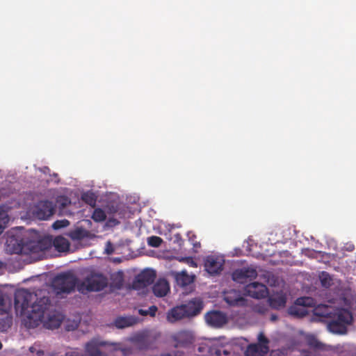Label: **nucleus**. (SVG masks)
<instances>
[{
    "label": "nucleus",
    "instance_id": "412c9836",
    "mask_svg": "<svg viewBox=\"0 0 356 356\" xmlns=\"http://www.w3.org/2000/svg\"><path fill=\"white\" fill-rule=\"evenodd\" d=\"M131 341L135 343L140 350H147L152 348V341L147 336L138 334L135 335Z\"/></svg>",
    "mask_w": 356,
    "mask_h": 356
},
{
    "label": "nucleus",
    "instance_id": "6e6552de",
    "mask_svg": "<svg viewBox=\"0 0 356 356\" xmlns=\"http://www.w3.org/2000/svg\"><path fill=\"white\" fill-rule=\"evenodd\" d=\"M106 345V341L93 338L85 344L84 353L86 356H110L101 350V348L104 347Z\"/></svg>",
    "mask_w": 356,
    "mask_h": 356
},
{
    "label": "nucleus",
    "instance_id": "a878e982",
    "mask_svg": "<svg viewBox=\"0 0 356 356\" xmlns=\"http://www.w3.org/2000/svg\"><path fill=\"white\" fill-rule=\"evenodd\" d=\"M82 200L87 204L95 207L97 202V196L92 192L88 191L84 193L81 196Z\"/></svg>",
    "mask_w": 356,
    "mask_h": 356
},
{
    "label": "nucleus",
    "instance_id": "20e7f679",
    "mask_svg": "<svg viewBox=\"0 0 356 356\" xmlns=\"http://www.w3.org/2000/svg\"><path fill=\"white\" fill-rule=\"evenodd\" d=\"M80 281L72 271H67L57 275L52 280V287L58 295L69 294L78 289Z\"/></svg>",
    "mask_w": 356,
    "mask_h": 356
},
{
    "label": "nucleus",
    "instance_id": "f257e3e1",
    "mask_svg": "<svg viewBox=\"0 0 356 356\" xmlns=\"http://www.w3.org/2000/svg\"><path fill=\"white\" fill-rule=\"evenodd\" d=\"M35 296L24 289L15 293V309L17 314L22 317V323L28 329L37 327L42 323L47 329L58 328L63 321L62 315L51 309V300L48 297L37 299L30 305Z\"/></svg>",
    "mask_w": 356,
    "mask_h": 356
},
{
    "label": "nucleus",
    "instance_id": "473e14b6",
    "mask_svg": "<svg viewBox=\"0 0 356 356\" xmlns=\"http://www.w3.org/2000/svg\"><path fill=\"white\" fill-rule=\"evenodd\" d=\"M65 356H86V355L78 348H70L65 352Z\"/></svg>",
    "mask_w": 356,
    "mask_h": 356
},
{
    "label": "nucleus",
    "instance_id": "a18cd8bd",
    "mask_svg": "<svg viewBox=\"0 0 356 356\" xmlns=\"http://www.w3.org/2000/svg\"><path fill=\"white\" fill-rule=\"evenodd\" d=\"M353 249H354V246L353 245H351L350 247H349L348 248V250H350V251H352Z\"/></svg>",
    "mask_w": 356,
    "mask_h": 356
},
{
    "label": "nucleus",
    "instance_id": "f704fd0d",
    "mask_svg": "<svg viewBox=\"0 0 356 356\" xmlns=\"http://www.w3.org/2000/svg\"><path fill=\"white\" fill-rule=\"evenodd\" d=\"M181 261H184L188 264L190 266L196 268L197 266V263L193 260L192 257H184L180 259Z\"/></svg>",
    "mask_w": 356,
    "mask_h": 356
},
{
    "label": "nucleus",
    "instance_id": "49530a36",
    "mask_svg": "<svg viewBox=\"0 0 356 356\" xmlns=\"http://www.w3.org/2000/svg\"><path fill=\"white\" fill-rule=\"evenodd\" d=\"M2 347H3V345H2L1 342L0 341V350L2 348Z\"/></svg>",
    "mask_w": 356,
    "mask_h": 356
},
{
    "label": "nucleus",
    "instance_id": "79ce46f5",
    "mask_svg": "<svg viewBox=\"0 0 356 356\" xmlns=\"http://www.w3.org/2000/svg\"><path fill=\"white\" fill-rule=\"evenodd\" d=\"M29 350H30L31 353H34V351H35V348H34L33 346H31V347H30Z\"/></svg>",
    "mask_w": 356,
    "mask_h": 356
},
{
    "label": "nucleus",
    "instance_id": "f3484780",
    "mask_svg": "<svg viewBox=\"0 0 356 356\" xmlns=\"http://www.w3.org/2000/svg\"><path fill=\"white\" fill-rule=\"evenodd\" d=\"M268 352V346L262 344H250L245 350L246 356H266Z\"/></svg>",
    "mask_w": 356,
    "mask_h": 356
},
{
    "label": "nucleus",
    "instance_id": "58836bf2",
    "mask_svg": "<svg viewBox=\"0 0 356 356\" xmlns=\"http://www.w3.org/2000/svg\"><path fill=\"white\" fill-rule=\"evenodd\" d=\"M139 314L143 316H147L149 314V311L140 309H139Z\"/></svg>",
    "mask_w": 356,
    "mask_h": 356
},
{
    "label": "nucleus",
    "instance_id": "e433bc0d",
    "mask_svg": "<svg viewBox=\"0 0 356 356\" xmlns=\"http://www.w3.org/2000/svg\"><path fill=\"white\" fill-rule=\"evenodd\" d=\"M189 237V240L192 241L193 245L195 248L200 247V243L199 242H194V238L196 237L195 234H192V236H190V233L188 234Z\"/></svg>",
    "mask_w": 356,
    "mask_h": 356
},
{
    "label": "nucleus",
    "instance_id": "aec40b11",
    "mask_svg": "<svg viewBox=\"0 0 356 356\" xmlns=\"http://www.w3.org/2000/svg\"><path fill=\"white\" fill-rule=\"evenodd\" d=\"M224 300L231 306H242L245 303V300L240 296L236 291H230L225 293Z\"/></svg>",
    "mask_w": 356,
    "mask_h": 356
},
{
    "label": "nucleus",
    "instance_id": "ddd939ff",
    "mask_svg": "<svg viewBox=\"0 0 356 356\" xmlns=\"http://www.w3.org/2000/svg\"><path fill=\"white\" fill-rule=\"evenodd\" d=\"M205 321L213 327H220L227 323V316L220 311H211L205 315Z\"/></svg>",
    "mask_w": 356,
    "mask_h": 356
},
{
    "label": "nucleus",
    "instance_id": "9d476101",
    "mask_svg": "<svg viewBox=\"0 0 356 356\" xmlns=\"http://www.w3.org/2000/svg\"><path fill=\"white\" fill-rule=\"evenodd\" d=\"M245 293L253 298L261 299L267 296L268 289L265 284L254 282L245 286Z\"/></svg>",
    "mask_w": 356,
    "mask_h": 356
},
{
    "label": "nucleus",
    "instance_id": "4be33fe9",
    "mask_svg": "<svg viewBox=\"0 0 356 356\" xmlns=\"http://www.w3.org/2000/svg\"><path fill=\"white\" fill-rule=\"evenodd\" d=\"M269 304L272 308L280 309L284 308L286 303V296L283 293H279L271 296L269 299Z\"/></svg>",
    "mask_w": 356,
    "mask_h": 356
},
{
    "label": "nucleus",
    "instance_id": "dca6fc26",
    "mask_svg": "<svg viewBox=\"0 0 356 356\" xmlns=\"http://www.w3.org/2000/svg\"><path fill=\"white\" fill-rule=\"evenodd\" d=\"M152 291L157 297H164L170 291L168 282L163 278L159 279L152 286Z\"/></svg>",
    "mask_w": 356,
    "mask_h": 356
},
{
    "label": "nucleus",
    "instance_id": "c85d7f7f",
    "mask_svg": "<svg viewBox=\"0 0 356 356\" xmlns=\"http://www.w3.org/2000/svg\"><path fill=\"white\" fill-rule=\"evenodd\" d=\"M92 218L95 222H102L106 220V215L103 209L97 208L94 210L92 215Z\"/></svg>",
    "mask_w": 356,
    "mask_h": 356
},
{
    "label": "nucleus",
    "instance_id": "ea45409f",
    "mask_svg": "<svg viewBox=\"0 0 356 356\" xmlns=\"http://www.w3.org/2000/svg\"><path fill=\"white\" fill-rule=\"evenodd\" d=\"M4 305V298L3 294L0 292V306H3Z\"/></svg>",
    "mask_w": 356,
    "mask_h": 356
},
{
    "label": "nucleus",
    "instance_id": "c03bdc74",
    "mask_svg": "<svg viewBox=\"0 0 356 356\" xmlns=\"http://www.w3.org/2000/svg\"><path fill=\"white\" fill-rule=\"evenodd\" d=\"M42 354H43V351H42V350H38V351L37 352V355H42Z\"/></svg>",
    "mask_w": 356,
    "mask_h": 356
},
{
    "label": "nucleus",
    "instance_id": "a211bd4d",
    "mask_svg": "<svg viewBox=\"0 0 356 356\" xmlns=\"http://www.w3.org/2000/svg\"><path fill=\"white\" fill-rule=\"evenodd\" d=\"M177 284L182 287L186 286L194 282L195 276L188 274L186 270L173 273Z\"/></svg>",
    "mask_w": 356,
    "mask_h": 356
},
{
    "label": "nucleus",
    "instance_id": "cd10ccee",
    "mask_svg": "<svg viewBox=\"0 0 356 356\" xmlns=\"http://www.w3.org/2000/svg\"><path fill=\"white\" fill-rule=\"evenodd\" d=\"M69 237L74 241H78L83 238L86 236L85 231L82 229H76L70 231L68 233Z\"/></svg>",
    "mask_w": 356,
    "mask_h": 356
},
{
    "label": "nucleus",
    "instance_id": "9b49d317",
    "mask_svg": "<svg viewBox=\"0 0 356 356\" xmlns=\"http://www.w3.org/2000/svg\"><path fill=\"white\" fill-rule=\"evenodd\" d=\"M172 339L175 342V347L186 348L193 343L195 337L191 332L181 330L175 333L172 336Z\"/></svg>",
    "mask_w": 356,
    "mask_h": 356
},
{
    "label": "nucleus",
    "instance_id": "72a5a7b5",
    "mask_svg": "<svg viewBox=\"0 0 356 356\" xmlns=\"http://www.w3.org/2000/svg\"><path fill=\"white\" fill-rule=\"evenodd\" d=\"M308 345L314 349H321L322 343L319 342L316 338L310 337L307 339Z\"/></svg>",
    "mask_w": 356,
    "mask_h": 356
},
{
    "label": "nucleus",
    "instance_id": "5701e85b",
    "mask_svg": "<svg viewBox=\"0 0 356 356\" xmlns=\"http://www.w3.org/2000/svg\"><path fill=\"white\" fill-rule=\"evenodd\" d=\"M185 309L181 305L175 307L170 310L167 315V319L170 323H174L182 318H186Z\"/></svg>",
    "mask_w": 356,
    "mask_h": 356
},
{
    "label": "nucleus",
    "instance_id": "7ed1b4c3",
    "mask_svg": "<svg viewBox=\"0 0 356 356\" xmlns=\"http://www.w3.org/2000/svg\"><path fill=\"white\" fill-rule=\"evenodd\" d=\"M6 246V250L10 254H29L39 249L38 244L35 241H27L19 234H8Z\"/></svg>",
    "mask_w": 356,
    "mask_h": 356
},
{
    "label": "nucleus",
    "instance_id": "39448f33",
    "mask_svg": "<svg viewBox=\"0 0 356 356\" xmlns=\"http://www.w3.org/2000/svg\"><path fill=\"white\" fill-rule=\"evenodd\" d=\"M107 279L102 274L92 273L78 284V291L85 294L89 291H99L107 286Z\"/></svg>",
    "mask_w": 356,
    "mask_h": 356
},
{
    "label": "nucleus",
    "instance_id": "4c0bfd02",
    "mask_svg": "<svg viewBox=\"0 0 356 356\" xmlns=\"http://www.w3.org/2000/svg\"><path fill=\"white\" fill-rule=\"evenodd\" d=\"M147 311H149V314L150 316H154L157 311V307L154 305L151 306L149 307V309Z\"/></svg>",
    "mask_w": 356,
    "mask_h": 356
},
{
    "label": "nucleus",
    "instance_id": "de8ad7c7",
    "mask_svg": "<svg viewBox=\"0 0 356 356\" xmlns=\"http://www.w3.org/2000/svg\"><path fill=\"white\" fill-rule=\"evenodd\" d=\"M162 356H171L170 354L163 355Z\"/></svg>",
    "mask_w": 356,
    "mask_h": 356
},
{
    "label": "nucleus",
    "instance_id": "393cba45",
    "mask_svg": "<svg viewBox=\"0 0 356 356\" xmlns=\"http://www.w3.org/2000/svg\"><path fill=\"white\" fill-rule=\"evenodd\" d=\"M114 323L116 327L122 329L133 325L135 323V319L132 317H118Z\"/></svg>",
    "mask_w": 356,
    "mask_h": 356
},
{
    "label": "nucleus",
    "instance_id": "a19ab883",
    "mask_svg": "<svg viewBox=\"0 0 356 356\" xmlns=\"http://www.w3.org/2000/svg\"><path fill=\"white\" fill-rule=\"evenodd\" d=\"M321 283H322V285H323V286H327V278H325H325H323V279L321 280ZM329 284H330L328 283V285H329Z\"/></svg>",
    "mask_w": 356,
    "mask_h": 356
},
{
    "label": "nucleus",
    "instance_id": "2eb2a0df",
    "mask_svg": "<svg viewBox=\"0 0 356 356\" xmlns=\"http://www.w3.org/2000/svg\"><path fill=\"white\" fill-rule=\"evenodd\" d=\"M181 306L185 309L186 316L191 317L197 315L201 312L202 302L200 299L195 298Z\"/></svg>",
    "mask_w": 356,
    "mask_h": 356
},
{
    "label": "nucleus",
    "instance_id": "f03ea898",
    "mask_svg": "<svg viewBox=\"0 0 356 356\" xmlns=\"http://www.w3.org/2000/svg\"><path fill=\"white\" fill-rule=\"evenodd\" d=\"M353 321L352 313L346 309L337 308L327 321L328 330L334 334H344Z\"/></svg>",
    "mask_w": 356,
    "mask_h": 356
},
{
    "label": "nucleus",
    "instance_id": "3c124183",
    "mask_svg": "<svg viewBox=\"0 0 356 356\" xmlns=\"http://www.w3.org/2000/svg\"><path fill=\"white\" fill-rule=\"evenodd\" d=\"M1 268V262L0 261V268Z\"/></svg>",
    "mask_w": 356,
    "mask_h": 356
},
{
    "label": "nucleus",
    "instance_id": "f8f14e48",
    "mask_svg": "<svg viewBox=\"0 0 356 356\" xmlns=\"http://www.w3.org/2000/svg\"><path fill=\"white\" fill-rule=\"evenodd\" d=\"M34 212L38 219L47 220L54 214V209L51 202L40 201L37 204Z\"/></svg>",
    "mask_w": 356,
    "mask_h": 356
},
{
    "label": "nucleus",
    "instance_id": "4468645a",
    "mask_svg": "<svg viewBox=\"0 0 356 356\" xmlns=\"http://www.w3.org/2000/svg\"><path fill=\"white\" fill-rule=\"evenodd\" d=\"M223 266V260L214 256H208L204 262L206 270L211 275L219 274Z\"/></svg>",
    "mask_w": 356,
    "mask_h": 356
},
{
    "label": "nucleus",
    "instance_id": "0eeeda50",
    "mask_svg": "<svg viewBox=\"0 0 356 356\" xmlns=\"http://www.w3.org/2000/svg\"><path fill=\"white\" fill-rule=\"evenodd\" d=\"M315 300L311 297H301L298 298L295 302V306L291 307L289 313L293 316H304L307 314V311L305 307H315Z\"/></svg>",
    "mask_w": 356,
    "mask_h": 356
},
{
    "label": "nucleus",
    "instance_id": "c9c22d12",
    "mask_svg": "<svg viewBox=\"0 0 356 356\" xmlns=\"http://www.w3.org/2000/svg\"><path fill=\"white\" fill-rule=\"evenodd\" d=\"M258 341L259 342L258 344H262L264 346H268V343L269 342L268 339L266 338V337L262 332L259 334Z\"/></svg>",
    "mask_w": 356,
    "mask_h": 356
},
{
    "label": "nucleus",
    "instance_id": "423d86ee",
    "mask_svg": "<svg viewBox=\"0 0 356 356\" xmlns=\"http://www.w3.org/2000/svg\"><path fill=\"white\" fill-rule=\"evenodd\" d=\"M156 278V273L153 270H145L138 274L132 282V288L141 290L152 284Z\"/></svg>",
    "mask_w": 356,
    "mask_h": 356
},
{
    "label": "nucleus",
    "instance_id": "7c9ffc66",
    "mask_svg": "<svg viewBox=\"0 0 356 356\" xmlns=\"http://www.w3.org/2000/svg\"><path fill=\"white\" fill-rule=\"evenodd\" d=\"M12 325V318L6 317L0 320V330L1 331H6Z\"/></svg>",
    "mask_w": 356,
    "mask_h": 356
},
{
    "label": "nucleus",
    "instance_id": "2f4dec72",
    "mask_svg": "<svg viewBox=\"0 0 356 356\" xmlns=\"http://www.w3.org/2000/svg\"><path fill=\"white\" fill-rule=\"evenodd\" d=\"M69 225H70V222L67 220L64 219V220L55 221L52 225V227L54 229H59L60 228L66 227Z\"/></svg>",
    "mask_w": 356,
    "mask_h": 356
},
{
    "label": "nucleus",
    "instance_id": "b1692460",
    "mask_svg": "<svg viewBox=\"0 0 356 356\" xmlns=\"http://www.w3.org/2000/svg\"><path fill=\"white\" fill-rule=\"evenodd\" d=\"M53 245L59 252H67L70 249V242L65 238L58 236L53 240Z\"/></svg>",
    "mask_w": 356,
    "mask_h": 356
},
{
    "label": "nucleus",
    "instance_id": "09e8293b",
    "mask_svg": "<svg viewBox=\"0 0 356 356\" xmlns=\"http://www.w3.org/2000/svg\"><path fill=\"white\" fill-rule=\"evenodd\" d=\"M122 286V282H120V284H119V287Z\"/></svg>",
    "mask_w": 356,
    "mask_h": 356
},
{
    "label": "nucleus",
    "instance_id": "c756f323",
    "mask_svg": "<svg viewBox=\"0 0 356 356\" xmlns=\"http://www.w3.org/2000/svg\"><path fill=\"white\" fill-rule=\"evenodd\" d=\"M163 243V239L157 236H152L147 238V244L154 248L159 247Z\"/></svg>",
    "mask_w": 356,
    "mask_h": 356
},
{
    "label": "nucleus",
    "instance_id": "8fccbe9b",
    "mask_svg": "<svg viewBox=\"0 0 356 356\" xmlns=\"http://www.w3.org/2000/svg\"><path fill=\"white\" fill-rule=\"evenodd\" d=\"M258 312H263V311H261V310H260V309H259V310H258Z\"/></svg>",
    "mask_w": 356,
    "mask_h": 356
},
{
    "label": "nucleus",
    "instance_id": "1a4fd4ad",
    "mask_svg": "<svg viewBox=\"0 0 356 356\" xmlns=\"http://www.w3.org/2000/svg\"><path fill=\"white\" fill-rule=\"evenodd\" d=\"M257 277V272L253 268H242L235 270L232 273L234 281L245 284L255 279Z\"/></svg>",
    "mask_w": 356,
    "mask_h": 356
},
{
    "label": "nucleus",
    "instance_id": "bb28decb",
    "mask_svg": "<svg viewBox=\"0 0 356 356\" xmlns=\"http://www.w3.org/2000/svg\"><path fill=\"white\" fill-rule=\"evenodd\" d=\"M10 218L6 211L0 209V234H1L9 222Z\"/></svg>",
    "mask_w": 356,
    "mask_h": 356
},
{
    "label": "nucleus",
    "instance_id": "6ab92c4d",
    "mask_svg": "<svg viewBox=\"0 0 356 356\" xmlns=\"http://www.w3.org/2000/svg\"><path fill=\"white\" fill-rule=\"evenodd\" d=\"M336 309L337 308L321 304L314 307L313 313L316 316L325 318L329 320L332 313H334Z\"/></svg>",
    "mask_w": 356,
    "mask_h": 356
},
{
    "label": "nucleus",
    "instance_id": "37998d69",
    "mask_svg": "<svg viewBox=\"0 0 356 356\" xmlns=\"http://www.w3.org/2000/svg\"><path fill=\"white\" fill-rule=\"evenodd\" d=\"M276 319H277V316H276L275 315H272V316H271V320H272V321H275V320H276Z\"/></svg>",
    "mask_w": 356,
    "mask_h": 356
}]
</instances>
